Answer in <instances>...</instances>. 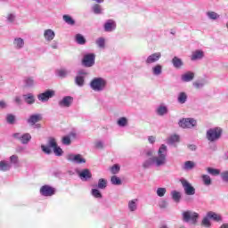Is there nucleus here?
<instances>
[{
    "mask_svg": "<svg viewBox=\"0 0 228 228\" xmlns=\"http://www.w3.org/2000/svg\"><path fill=\"white\" fill-rule=\"evenodd\" d=\"M14 102H16V104H20L22 102V100L20 98V96H16Z\"/></svg>",
    "mask_w": 228,
    "mask_h": 228,
    "instance_id": "0e129e2a",
    "label": "nucleus"
},
{
    "mask_svg": "<svg viewBox=\"0 0 228 228\" xmlns=\"http://www.w3.org/2000/svg\"><path fill=\"white\" fill-rule=\"evenodd\" d=\"M187 147L189 151H197V145L195 144H188Z\"/></svg>",
    "mask_w": 228,
    "mask_h": 228,
    "instance_id": "680f3d73",
    "label": "nucleus"
},
{
    "mask_svg": "<svg viewBox=\"0 0 228 228\" xmlns=\"http://www.w3.org/2000/svg\"><path fill=\"white\" fill-rule=\"evenodd\" d=\"M224 134V129L220 126H215L207 130L206 138L210 143H215L218 142L222 135Z\"/></svg>",
    "mask_w": 228,
    "mask_h": 228,
    "instance_id": "7ed1b4c3",
    "label": "nucleus"
},
{
    "mask_svg": "<svg viewBox=\"0 0 228 228\" xmlns=\"http://www.w3.org/2000/svg\"><path fill=\"white\" fill-rule=\"evenodd\" d=\"M0 108H6V102L4 101H0Z\"/></svg>",
    "mask_w": 228,
    "mask_h": 228,
    "instance_id": "69168bd1",
    "label": "nucleus"
},
{
    "mask_svg": "<svg viewBox=\"0 0 228 228\" xmlns=\"http://www.w3.org/2000/svg\"><path fill=\"white\" fill-rule=\"evenodd\" d=\"M117 124L118 127H126L127 126V124H129V119H127V118L126 117H121L118 118Z\"/></svg>",
    "mask_w": 228,
    "mask_h": 228,
    "instance_id": "f704fd0d",
    "label": "nucleus"
},
{
    "mask_svg": "<svg viewBox=\"0 0 228 228\" xmlns=\"http://www.w3.org/2000/svg\"><path fill=\"white\" fill-rule=\"evenodd\" d=\"M75 42H77L78 44V45H85V44H86V39L85 38V37L81 34H77L75 36Z\"/></svg>",
    "mask_w": 228,
    "mask_h": 228,
    "instance_id": "4c0bfd02",
    "label": "nucleus"
},
{
    "mask_svg": "<svg viewBox=\"0 0 228 228\" xmlns=\"http://www.w3.org/2000/svg\"><path fill=\"white\" fill-rule=\"evenodd\" d=\"M40 120H42V115L41 114H32L27 119V122L31 126H35V124H37V122H40Z\"/></svg>",
    "mask_w": 228,
    "mask_h": 228,
    "instance_id": "aec40b11",
    "label": "nucleus"
},
{
    "mask_svg": "<svg viewBox=\"0 0 228 228\" xmlns=\"http://www.w3.org/2000/svg\"><path fill=\"white\" fill-rule=\"evenodd\" d=\"M51 149L53 150L55 156L63 155V150H61L60 146H58V142H56V139L54 137L48 138V146H45L44 144L41 145V150L43 151V152H45V154H51V152H53Z\"/></svg>",
    "mask_w": 228,
    "mask_h": 228,
    "instance_id": "f03ea898",
    "label": "nucleus"
},
{
    "mask_svg": "<svg viewBox=\"0 0 228 228\" xmlns=\"http://www.w3.org/2000/svg\"><path fill=\"white\" fill-rule=\"evenodd\" d=\"M209 220H210V218L208 217V216L207 214L206 216L201 221V225H203V227H211V221H209Z\"/></svg>",
    "mask_w": 228,
    "mask_h": 228,
    "instance_id": "8fccbe9b",
    "label": "nucleus"
},
{
    "mask_svg": "<svg viewBox=\"0 0 228 228\" xmlns=\"http://www.w3.org/2000/svg\"><path fill=\"white\" fill-rule=\"evenodd\" d=\"M221 177L224 183H228V171H224L221 173Z\"/></svg>",
    "mask_w": 228,
    "mask_h": 228,
    "instance_id": "bf43d9fd",
    "label": "nucleus"
},
{
    "mask_svg": "<svg viewBox=\"0 0 228 228\" xmlns=\"http://www.w3.org/2000/svg\"><path fill=\"white\" fill-rule=\"evenodd\" d=\"M201 178L205 186H211V177L208 175H202Z\"/></svg>",
    "mask_w": 228,
    "mask_h": 228,
    "instance_id": "49530a36",
    "label": "nucleus"
},
{
    "mask_svg": "<svg viewBox=\"0 0 228 228\" xmlns=\"http://www.w3.org/2000/svg\"><path fill=\"white\" fill-rule=\"evenodd\" d=\"M69 74H70V71L63 69H59L57 71V76H59V77H67V76H69Z\"/></svg>",
    "mask_w": 228,
    "mask_h": 228,
    "instance_id": "3c124183",
    "label": "nucleus"
},
{
    "mask_svg": "<svg viewBox=\"0 0 228 228\" xmlns=\"http://www.w3.org/2000/svg\"><path fill=\"white\" fill-rule=\"evenodd\" d=\"M62 20L68 26H74L76 24V20L72 18V16L69 14H64L62 16Z\"/></svg>",
    "mask_w": 228,
    "mask_h": 228,
    "instance_id": "7c9ffc66",
    "label": "nucleus"
},
{
    "mask_svg": "<svg viewBox=\"0 0 228 228\" xmlns=\"http://www.w3.org/2000/svg\"><path fill=\"white\" fill-rule=\"evenodd\" d=\"M66 159H68V161H70L71 163H76L77 165H82L83 163H86V159L83 158L81 154L69 153L67 155Z\"/></svg>",
    "mask_w": 228,
    "mask_h": 228,
    "instance_id": "9d476101",
    "label": "nucleus"
},
{
    "mask_svg": "<svg viewBox=\"0 0 228 228\" xmlns=\"http://www.w3.org/2000/svg\"><path fill=\"white\" fill-rule=\"evenodd\" d=\"M199 218H200V215L193 210H185L182 213L183 222L191 224V225H197Z\"/></svg>",
    "mask_w": 228,
    "mask_h": 228,
    "instance_id": "20e7f679",
    "label": "nucleus"
},
{
    "mask_svg": "<svg viewBox=\"0 0 228 228\" xmlns=\"http://www.w3.org/2000/svg\"><path fill=\"white\" fill-rule=\"evenodd\" d=\"M95 44L100 49H104L106 47V39L99 37L96 39Z\"/></svg>",
    "mask_w": 228,
    "mask_h": 228,
    "instance_id": "79ce46f5",
    "label": "nucleus"
},
{
    "mask_svg": "<svg viewBox=\"0 0 228 228\" xmlns=\"http://www.w3.org/2000/svg\"><path fill=\"white\" fill-rule=\"evenodd\" d=\"M12 45L16 51H20V49H24L26 42L22 37H15L12 41Z\"/></svg>",
    "mask_w": 228,
    "mask_h": 228,
    "instance_id": "a211bd4d",
    "label": "nucleus"
},
{
    "mask_svg": "<svg viewBox=\"0 0 228 228\" xmlns=\"http://www.w3.org/2000/svg\"><path fill=\"white\" fill-rule=\"evenodd\" d=\"M82 65L86 68L94 67L95 65V53H86L82 59Z\"/></svg>",
    "mask_w": 228,
    "mask_h": 228,
    "instance_id": "1a4fd4ad",
    "label": "nucleus"
},
{
    "mask_svg": "<svg viewBox=\"0 0 228 228\" xmlns=\"http://www.w3.org/2000/svg\"><path fill=\"white\" fill-rule=\"evenodd\" d=\"M111 174L116 175L118 172H120V166L118 164H115L111 168H110Z\"/></svg>",
    "mask_w": 228,
    "mask_h": 228,
    "instance_id": "4d7b16f0",
    "label": "nucleus"
},
{
    "mask_svg": "<svg viewBox=\"0 0 228 228\" xmlns=\"http://www.w3.org/2000/svg\"><path fill=\"white\" fill-rule=\"evenodd\" d=\"M180 137L177 134H173L167 138V143L168 145H174L175 143H179Z\"/></svg>",
    "mask_w": 228,
    "mask_h": 228,
    "instance_id": "c9c22d12",
    "label": "nucleus"
},
{
    "mask_svg": "<svg viewBox=\"0 0 228 228\" xmlns=\"http://www.w3.org/2000/svg\"><path fill=\"white\" fill-rule=\"evenodd\" d=\"M51 47H52V49H58V41H53L51 44Z\"/></svg>",
    "mask_w": 228,
    "mask_h": 228,
    "instance_id": "e2e57ef3",
    "label": "nucleus"
},
{
    "mask_svg": "<svg viewBox=\"0 0 228 228\" xmlns=\"http://www.w3.org/2000/svg\"><path fill=\"white\" fill-rule=\"evenodd\" d=\"M23 99L27 104H35V95L31 93L23 94Z\"/></svg>",
    "mask_w": 228,
    "mask_h": 228,
    "instance_id": "473e14b6",
    "label": "nucleus"
},
{
    "mask_svg": "<svg viewBox=\"0 0 228 228\" xmlns=\"http://www.w3.org/2000/svg\"><path fill=\"white\" fill-rule=\"evenodd\" d=\"M54 95H56V91L48 89L37 94V99L40 102H49V100L53 99Z\"/></svg>",
    "mask_w": 228,
    "mask_h": 228,
    "instance_id": "6e6552de",
    "label": "nucleus"
},
{
    "mask_svg": "<svg viewBox=\"0 0 228 228\" xmlns=\"http://www.w3.org/2000/svg\"><path fill=\"white\" fill-rule=\"evenodd\" d=\"M159 60H161V53L157 52L150 54L144 61L145 65H153V63H158Z\"/></svg>",
    "mask_w": 228,
    "mask_h": 228,
    "instance_id": "ddd939ff",
    "label": "nucleus"
},
{
    "mask_svg": "<svg viewBox=\"0 0 228 228\" xmlns=\"http://www.w3.org/2000/svg\"><path fill=\"white\" fill-rule=\"evenodd\" d=\"M110 183H111V184H114L115 186H120V184H122V180H120V179L118 178V176L113 175V176L110 178Z\"/></svg>",
    "mask_w": 228,
    "mask_h": 228,
    "instance_id": "09e8293b",
    "label": "nucleus"
},
{
    "mask_svg": "<svg viewBox=\"0 0 228 228\" xmlns=\"http://www.w3.org/2000/svg\"><path fill=\"white\" fill-rule=\"evenodd\" d=\"M5 120L10 126H13L17 120V118H15V115L13 114H7Z\"/></svg>",
    "mask_w": 228,
    "mask_h": 228,
    "instance_id": "ea45409f",
    "label": "nucleus"
},
{
    "mask_svg": "<svg viewBox=\"0 0 228 228\" xmlns=\"http://www.w3.org/2000/svg\"><path fill=\"white\" fill-rule=\"evenodd\" d=\"M166 194H167V188H165V187H159L157 189V195H158V197H165Z\"/></svg>",
    "mask_w": 228,
    "mask_h": 228,
    "instance_id": "603ef678",
    "label": "nucleus"
},
{
    "mask_svg": "<svg viewBox=\"0 0 228 228\" xmlns=\"http://www.w3.org/2000/svg\"><path fill=\"white\" fill-rule=\"evenodd\" d=\"M92 12L95 13V15H101V13H102V7H101L99 4H94L92 6Z\"/></svg>",
    "mask_w": 228,
    "mask_h": 228,
    "instance_id": "c03bdc74",
    "label": "nucleus"
},
{
    "mask_svg": "<svg viewBox=\"0 0 228 228\" xmlns=\"http://www.w3.org/2000/svg\"><path fill=\"white\" fill-rule=\"evenodd\" d=\"M108 186V181L104 178H100L98 180V184L96 185V188H98V190H106Z\"/></svg>",
    "mask_w": 228,
    "mask_h": 228,
    "instance_id": "e433bc0d",
    "label": "nucleus"
},
{
    "mask_svg": "<svg viewBox=\"0 0 228 228\" xmlns=\"http://www.w3.org/2000/svg\"><path fill=\"white\" fill-rule=\"evenodd\" d=\"M106 85H108L106 79L102 77H94L91 80L89 86L94 92H103V90H106Z\"/></svg>",
    "mask_w": 228,
    "mask_h": 228,
    "instance_id": "39448f33",
    "label": "nucleus"
},
{
    "mask_svg": "<svg viewBox=\"0 0 228 228\" xmlns=\"http://www.w3.org/2000/svg\"><path fill=\"white\" fill-rule=\"evenodd\" d=\"M95 149H104V142L98 140L94 142Z\"/></svg>",
    "mask_w": 228,
    "mask_h": 228,
    "instance_id": "6e6d98bb",
    "label": "nucleus"
},
{
    "mask_svg": "<svg viewBox=\"0 0 228 228\" xmlns=\"http://www.w3.org/2000/svg\"><path fill=\"white\" fill-rule=\"evenodd\" d=\"M210 149H211V151H217V147H216V145H215V144H213V145H210Z\"/></svg>",
    "mask_w": 228,
    "mask_h": 228,
    "instance_id": "338daca9",
    "label": "nucleus"
},
{
    "mask_svg": "<svg viewBox=\"0 0 228 228\" xmlns=\"http://www.w3.org/2000/svg\"><path fill=\"white\" fill-rule=\"evenodd\" d=\"M85 77H86V71L85 69L78 70L75 77V85L80 87L85 86Z\"/></svg>",
    "mask_w": 228,
    "mask_h": 228,
    "instance_id": "f8f14e48",
    "label": "nucleus"
},
{
    "mask_svg": "<svg viewBox=\"0 0 228 228\" xmlns=\"http://www.w3.org/2000/svg\"><path fill=\"white\" fill-rule=\"evenodd\" d=\"M159 206L160 209H167V208H168V201L162 200L159 202Z\"/></svg>",
    "mask_w": 228,
    "mask_h": 228,
    "instance_id": "5fc2aeb1",
    "label": "nucleus"
},
{
    "mask_svg": "<svg viewBox=\"0 0 228 228\" xmlns=\"http://www.w3.org/2000/svg\"><path fill=\"white\" fill-rule=\"evenodd\" d=\"M156 113L159 117H163L164 115H167V113H168V108L167 106H165V105H159L156 109Z\"/></svg>",
    "mask_w": 228,
    "mask_h": 228,
    "instance_id": "c85d7f7f",
    "label": "nucleus"
},
{
    "mask_svg": "<svg viewBox=\"0 0 228 228\" xmlns=\"http://www.w3.org/2000/svg\"><path fill=\"white\" fill-rule=\"evenodd\" d=\"M91 195L94 197V199H102V193H101V191H99V189H92Z\"/></svg>",
    "mask_w": 228,
    "mask_h": 228,
    "instance_id": "de8ad7c7",
    "label": "nucleus"
},
{
    "mask_svg": "<svg viewBox=\"0 0 228 228\" xmlns=\"http://www.w3.org/2000/svg\"><path fill=\"white\" fill-rule=\"evenodd\" d=\"M23 85L25 88H35L37 80H35V77L27 76L23 78Z\"/></svg>",
    "mask_w": 228,
    "mask_h": 228,
    "instance_id": "dca6fc26",
    "label": "nucleus"
},
{
    "mask_svg": "<svg viewBox=\"0 0 228 228\" xmlns=\"http://www.w3.org/2000/svg\"><path fill=\"white\" fill-rule=\"evenodd\" d=\"M12 138H14V140H18L19 142H20V143H22V145H28V143H29L31 142V134L29 133H14L12 134Z\"/></svg>",
    "mask_w": 228,
    "mask_h": 228,
    "instance_id": "423d86ee",
    "label": "nucleus"
},
{
    "mask_svg": "<svg viewBox=\"0 0 228 228\" xmlns=\"http://www.w3.org/2000/svg\"><path fill=\"white\" fill-rule=\"evenodd\" d=\"M9 163L12 167V165H13V167H19V156L17 155H12L10 158H9Z\"/></svg>",
    "mask_w": 228,
    "mask_h": 228,
    "instance_id": "37998d69",
    "label": "nucleus"
},
{
    "mask_svg": "<svg viewBox=\"0 0 228 228\" xmlns=\"http://www.w3.org/2000/svg\"><path fill=\"white\" fill-rule=\"evenodd\" d=\"M207 215L208 216V218H210V220H214V222H222V216L213 211L208 212Z\"/></svg>",
    "mask_w": 228,
    "mask_h": 228,
    "instance_id": "c756f323",
    "label": "nucleus"
},
{
    "mask_svg": "<svg viewBox=\"0 0 228 228\" xmlns=\"http://www.w3.org/2000/svg\"><path fill=\"white\" fill-rule=\"evenodd\" d=\"M204 58V52L202 50H196L192 52L191 56V61H197V60H202Z\"/></svg>",
    "mask_w": 228,
    "mask_h": 228,
    "instance_id": "393cba45",
    "label": "nucleus"
},
{
    "mask_svg": "<svg viewBox=\"0 0 228 228\" xmlns=\"http://www.w3.org/2000/svg\"><path fill=\"white\" fill-rule=\"evenodd\" d=\"M44 37L46 42H52V40H54L56 33H54L53 29L48 28L45 30Z\"/></svg>",
    "mask_w": 228,
    "mask_h": 228,
    "instance_id": "4be33fe9",
    "label": "nucleus"
},
{
    "mask_svg": "<svg viewBox=\"0 0 228 228\" xmlns=\"http://www.w3.org/2000/svg\"><path fill=\"white\" fill-rule=\"evenodd\" d=\"M180 183L184 190L185 195H195V187L191 186V183L188 180L182 178Z\"/></svg>",
    "mask_w": 228,
    "mask_h": 228,
    "instance_id": "9b49d317",
    "label": "nucleus"
},
{
    "mask_svg": "<svg viewBox=\"0 0 228 228\" xmlns=\"http://www.w3.org/2000/svg\"><path fill=\"white\" fill-rule=\"evenodd\" d=\"M171 63L175 69H183V67H184V62L183 61V59L177 56H175L172 59Z\"/></svg>",
    "mask_w": 228,
    "mask_h": 228,
    "instance_id": "412c9836",
    "label": "nucleus"
},
{
    "mask_svg": "<svg viewBox=\"0 0 228 228\" xmlns=\"http://www.w3.org/2000/svg\"><path fill=\"white\" fill-rule=\"evenodd\" d=\"M220 228H228V224H222Z\"/></svg>",
    "mask_w": 228,
    "mask_h": 228,
    "instance_id": "774afa93",
    "label": "nucleus"
},
{
    "mask_svg": "<svg viewBox=\"0 0 228 228\" xmlns=\"http://www.w3.org/2000/svg\"><path fill=\"white\" fill-rule=\"evenodd\" d=\"M168 148L165 144H161L158 150V156H154V150H147L145 155L149 158L142 163L144 168H151V167H165L167 165V155ZM153 156V157H152Z\"/></svg>",
    "mask_w": 228,
    "mask_h": 228,
    "instance_id": "f257e3e1",
    "label": "nucleus"
},
{
    "mask_svg": "<svg viewBox=\"0 0 228 228\" xmlns=\"http://www.w3.org/2000/svg\"><path fill=\"white\" fill-rule=\"evenodd\" d=\"M138 199L130 200L127 203L128 211L130 213H134L138 211Z\"/></svg>",
    "mask_w": 228,
    "mask_h": 228,
    "instance_id": "6ab92c4d",
    "label": "nucleus"
},
{
    "mask_svg": "<svg viewBox=\"0 0 228 228\" xmlns=\"http://www.w3.org/2000/svg\"><path fill=\"white\" fill-rule=\"evenodd\" d=\"M181 191H171V198L174 200V202H176V204H179L181 202Z\"/></svg>",
    "mask_w": 228,
    "mask_h": 228,
    "instance_id": "2f4dec72",
    "label": "nucleus"
},
{
    "mask_svg": "<svg viewBox=\"0 0 228 228\" xmlns=\"http://www.w3.org/2000/svg\"><path fill=\"white\" fill-rule=\"evenodd\" d=\"M151 72L153 76H161L163 74V65L156 64L151 68Z\"/></svg>",
    "mask_w": 228,
    "mask_h": 228,
    "instance_id": "a878e982",
    "label": "nucleus"
},
{
    "mask_svg": "<svg viewBox=\"0 0 228 228\" xmlns=\"http://www.w3.org/2000/svg\"><path fill=\"white\" fill-rule=\"evenodd\" d=\"M6 19H7V20L9 21V22H15V14H13V13H9V14H7V17H6Z\"/></svg>",
    "mask_w": 228,
    "mask_h": 228,
    "instance_id": "13d9d810",
    "label": "nucleus"
},
{
    "mask_svg": "<svg viewBox=\"0 0 228 228\" xmlns=\"http://www.w3.org/2000/svg\"><path fill=\"white\" fill-rule=\"evenodd\" d=\"M207 172H208V174H210V175H220V170L215 169L213 167H208Z\"/></svg>",
    "mask_w": 228,
    "mask_h": 228,
    "instance_id": "864d4df0",
    "label": "nucleus"
},
{
    "mask_svg": "<svg viewBox=\"0 0 228 228\" xmlns=\"http://www.w3.org/2000/svg\"><path fill=\"white\" fill-rule=\"evenodd\" d=\"M74 103V97L64 96L61 101L58 102L60 108H70Z\"/></svg>",
    "mask_w": 228,
    "mask_h": 228,
    "instance_id": "2eb2a0df",
    "label": "nucleus"
},
{
    "mask_svg": "<svg viewBox=\"0 0 228 228\" xmlns=\"http://www.w3.org/2000/svg\"><path fill=\"white\" fill-rule=\"evenodd\" d=\"M195 168V162L191 160L185 161L183 169V170H193Z\"/></svg>",
    "mask_w": 228,
    "mask_h": 228,
    "instance_id": "a19ab883",
    "label": "nucleus"
},
{
    "mask_svg": "<svg viewBox=\"0 0 228 228\" xmlns=\"http://www.w3.org/2000/svg\"><path fill=\"white\" fill-rule=\"evenodd\" d=\"M208 82L206 80H200V81L194 82L193 86L194 88L200 89V88H204V86H206Z\"/></svg>",
    "mask_w": 228,
    "mask_h": 228,
    "instance_id": "a18cd8bd",
    "label": "nucleus"
},
{
    "mask_svg": "<svg viewBox=\"0 0 228 228\" xmlns=\"http://www.w3.org/2000/svg\"><path fill=\"white\" fill-rule=\"evenodd\" d=\"M12 168V164L6 160L0 161V171L8 172Z\"/></svg>",
    "mask_w": 228,
    "mask_h": 228,
    "instance_id": "bb28decb",
    "label": "nucleus"
},
{
    "mask_svg": "<svg viewBox=\"0 0 228 228\" xmlns=\"http://www.w3.org/2000/svg\"><path fill=\"white\" fill-rule=\"evenodd\" d=\"M103 29L106 33L115 31V29H117V22L113 20H108L103 25Z\"/></svg>",
    "mask_w": 228,
    "mask_h": 228,
    "instance_id": "f3484780",
    "label": "nucleus"
},
{
    "mask_svg": "<svg viewBox=\"0 0 228 228\" xmlns=\"http://www.w3.org/2000/svg\"><path fill=\"white\" fill-rule=\"evenodd\" d=\"M206 15L210 20H216L220 19V14H218L213 11L207 12Z\"/></svg>",
    "mask_w": 228,
    "mask_h": 228,
    "instance_id": "58836bf2",
    "label": "nucleus"
},
{
    "mask_svg": "<svg viewBox=\"0 0 228 228\" xmlns=\"http://www.w3.org/2000/svg\"><path fill=\"white\" fill-rule=\"evenodd\" d=\"M178 126L183 129H192L197 126V120L192 118H183L179 120Z\"/></svg>",
    "mask_w": 228,
    "mask_h": 228,
    "instance_id": "0eeeda50",
    "label": "nucleus"
},
{
    "mask_svg": "<svg viewBox=\"0 0 228 228\" xmlns=\"http://www.w3.org/2000/svg\"><path fill=\"white\" fill-rule=\"evenodd\" d=\"M187 101H188V94L186 93L181 92L178 94L177 102L179 104H186Z\"/></svg>",
    "mask_w": 228,
    "mask_h": 228,
    "instance_id": "cd10ccee",
    "label": "nucleus"
},
{
    "mask_svg": "<svg viewBox=\"0 0 228 228\" xmlns=\"http://www.w3.org/2000/svg\"><path fill=\"white\" fill-rule=\"evenodd\" d=\"M56 193V189L51 187L50 185H43L40 188V194L43 197H53Z\"/></svg>",
    "mask_w": 228,
    "mask_h": 228,
    "instance_id": "4468645a",
    "label": "nucleus"
},
{
    "mask_svg": "<svg viewBox=\"0 0 228 228\" xmlns=\"http://www.w3.org/2000/svg\"><path fill=\"white\" fill-rule=\"evenodd\" d=\"M194 77H195V73L191 71H188L187 73H184L183 75H182L181 80L183 83H190V81H193Z\"/></svg>",
    "mask_w": 228,
    "mask_h": 228,
    "instance_id": "b1692460",
    "label": "nucleus"
},
{
    "mask_svg": "<svg viewBox=\"0 0 228 228\" xmlns=\"http://www.w3.org/2000/svg\"><path fill=\"white\" fill-rule=\"evenodd\" d=\"M81 181H88L92 179V173L90 172V169H83L79 174H78Z\"/></svg>",
    "mask_w": 228,
    "mask_h": 228,
    "instance_id": "5701e85b",
    "label": "nucleus"
},
{
    "mask_svg": "<svg viewBox=\"0 0 228 228\" xmlns=\"http://www.w3.org/2000/svg\"><path fill=\"white\" fill-rule=\"evenodd\" d=\"M148 142L149 143H151V145H153V143H156V137L153 135H150L148 137Z\"/></svg>",
    "mask_w": 228,
    "mask_h": 228,
    "instance_id": "052dcab7",
    "label": "nucleus"
},
{
    "mask_svg": "<svg viewBox=\"0 0 228 228\" xmlns=\"http://www.w3.org/2000/svg\"><path fill=\"white\" fill-rule=\"evenodd\" d=\"M70 137L76 138V133L72 132L69 134V135H66V136L62 137V144L63 145H70V143H72Z\"/></svg>",
    "mask_w": 228,
    "mask_h": 228,
    "instance_id": "72a5a7b5",
    "label": "nucleus"
}]
</instances>
